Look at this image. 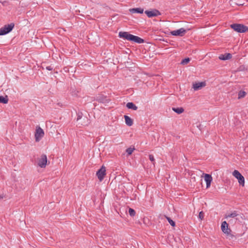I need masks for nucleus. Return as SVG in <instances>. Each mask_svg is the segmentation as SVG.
<instances>
[{"instance_id": "bb28decb", "label": "nucleus", "mask_w": 248, "mask_h": 248, "mask_svg": "<svg viewBox=\"0 0 248 248\" xmlns=\"http://www.w3.org/2000/svg\"><path fill=\"white\" fill-rule=\"evenodd\" d=\"M166 218L168 220L169 223L171 226L174 227L175 225V223L174 221H173L170 217H166Z\"/></svg>"}, {"instance_id": "b1692460", "label": "nucleus", "mask_w": 248, "mask_h": 248, "mask_svg": "<svg viewBox=\"0 0 248 248\" xmlns=\"http://www.w3.org/2000/svg\"><path fill=\"white\" fill-rule=\"evenodd\" d=\"M231 232H227L225 234H227V236H228L229 239L232 240L234 238H235V237L234 235L231 233Z\"/></svg>"}, {"instance_id": "7ed1b4c3", "label": "nucleus", "mask_w": 248, "mask_h": 248, "mask_svg": "<svg viewBox=\"0 0 248 248\" xmlns=\"http://www.w3.org/2000/svg\"><path fill=\"white\" fill-rule=\"evenodd\" d=\"M14 27L15 24L14 23L5 25L0 29V35H4L9 33L12 31Z\"/></svg>"}, {"instance_id": "6ab92c4d", "label": "nucleus", "mask_w": 248, "mask_h": 248, "mask_svg": "<svg viewBox=\"0 0 248 248\" xmlns=\"http://www.w3.org/2000/svg\"><path fill=\"white\" fill-rule=\"evenodd\" d=\"M126 107L129 109L136 110L138 107L132 102H128L126 104Z\"/></svg>"}, {"instance_id": "393cba45", "label": "nucleus", "mask_w": 248, "mask_h": 248, "mask_svg": "<svg viewBox=\"0 0 248 248\" xmlns=\"http://www.w3.org/2000/svg\"><path fill=\"white\" fill-rule=\"evenodd\" d=\"M190 60L189 58H185L181 61V64L183 65L186 64L189 62Z\"/></svg>"}, {"instance_id": "c85d7f7f", "label": "nucleus", "mask_w": 248, "mask_h": 248, "mask_svg": "<svg viewBox=\"0 0 248 248\" xmlns=\"http://www.w3.org/2000/svg\"><path fill=\"white\" fill-rule=\"evenodd\" d=\"M199 217L202 220L204 218V213L202 211H201L199 213Z\"/></svg>"}, {"instance_id": "412c9836", "label": "nucleus", "mask_w": 248, "mask_h": 248, "mask_svg": "<svg viewBox=\"0 0 248 248\" xmlns=\"http://www.w3.org/2000/svg\"><path fill=\"white\" fill-rule=\"evenodd\" d=\"M8 102V96L6 95L5 97L0 96V103L7 104Z\"/></svg>"}, {"instance_id": "dca6fc26", "label": "nucleus", "mask_w": 248, "mask_h": 248, "mask_svg": "<svg viewBox=\"0 0 248 248\" xmlns=\"http://www.w3.org/2000/svg\"><path fill=\"white\" fill-rule=\"evenodd\" d=\"M232 55L230 53H226L224 55H221L219 57V59L222 60H229L232 58Z\"/></svg>"}, {"instance_id": "f03ea898", "label": "nucleus", "mask_w": 248, "mask_h": 248, "mask_svg": "<svg viewBox=\"0 0 248 248\" xmlns=\"http://www.w3.org/2000/svg\"><path fill=\"white\" fill-rule=\"evenodd\" d=\"M230 27L234 31L239 33H244L248 31V27L243 24H232Z\"/></svg>"}, {"instance_id": "c756f323", "label": "nucleus", "mask_w": 248, "mask_h": 248, "mask_svg": "<svg viewBox=\"0 0 248 248\" xmlns=\"http://www.w3.org/2000/svg\"><path fill=\"white\" fill-rule=\"evenodd\" d=\"M81 114H82L81 113ZM83 117H82V115H80L79 113L78 114V118H77V121H79L80 120H81L83 119Z\"/></svg>"}, {"instance_id": "ddd939ff", "label": "nucleus", "mask_w": 248, "mask_h": 248, "mask_svg": "<svg viewBox=\"0 0 248 248\" xmlns=\"http://www.w3.org/2000/svg\"><path fill=\"white\" fill-rule=\"evenodd\" d=\"M96 100L98 102L102 103H105L108 102L107 97L105 95L102 94H100L97 96L96 97Z\"/></svg>"}, {"instance_id": "473e14b6", "label": "nucleus", "mask_w": 248, "mask_h": 248, "mask_svg": "<svg viewBox=\"0 0 248 248\" xmlns=\"http://www.w3.org/2000/svg\"><path fill=\"white\" fill-rule=\"evenodd\" d=\"M4 197V196L3 195H0V199H3Z\"/></svg>"}, {"instance_id": "cd10ccee", "label": "nucleus", "mask_w": 248, "mask_h": 248, "mask_svg": "<svg viewBox=\"0 0 248 248\" xmlns=\"http://www.w3.org/2000/svg\"><path fill=\"white\" fill-rule=\"evenodd\" d=\"M149 157L150 160L154 164L155 159L154 155H150Z\"/></svg>"}, {"instance_id": "6e6552de", "label": "nucleus", "mask_w": 248, "mask_h": 248, "mask_svg": "<svg viewBox=\"0 0 248 248\" xmlns=\"http://www.w3.org/2000/svg\"><path fill=\"white\" fill-rule=\"evenodd\" d=\"M145 13L146 14L148 17L157 16L161 15L160 12L156 9H154L152 11L146 10L145 11Z\"/></svg>"}, {"instance_id": "aec40b11", "label": "nucleus", "mask_w": 248, "mask_h": 248, "mask_svg": "<svg viewBox=\"0 0 248 248\" xmlns=\"http://www.w3.org/2000/svg\"><path fill=\"white\" fill-rule=\"evenodd\" d=\"M172 109L177 114H181L184 111V109L182 107L172 108Z\"/></svg>"}, {"instance_id": "39448f33", "label": "nucleus", "mask_w": 248, "mask_h": 248, "mask_svg": "<svg viewBox=\"0 0 248 248\" xmlns=\"http://www.w3.org/2000/svg\"><path fill=\"white\" fill-rule=\"evenodd\" d=\"M106 175V168L102 166L101 168L96 172V176L100 181H102L105 176Z\"/></svg>"}, {"instance_id": "a878e982", "label": "nucleus", "mask_w": 248, "mask_h": 248, "mask_svg": "<svg viewBox=\"0 0 248 248\" xmlns=\"http://www.w3.org/2000/svg\"><path fill=\"white\" fill-rule=\"evenodd\" d=\"M246 94V93L245 91H240L238 93V98L240 99V98L245 97Z\"/></svg>"}, {"instance_id": "f3484780", "label": "nucleus", "mask_w": 248, "mask_h": 248, "mask_svg": "<svg viewBox=\"0 0 248 248\" xmlns=\"http://www.w3.org/2000/svg\"><path fill=\"white\" fill-rule=\"evenodd\" d=\"M81 120V122L79 123V124H80L82 125L86 126L90 123V120L86 117H84Z\"/></svg>"}, {"instance_id": "2eb2a0df", "label": "nucleus", "mask_w": 248, "mask_h": 248, "mask_svg": "<svg viewBox=\"0 0 248 248\" xmlns=\"http://www.w3.org/2000/svg\"><path fill=\"white\" fill-rule=\"evenodd\" d=\"M129 11L131 13L142 14L143 13L144 10L141 8H136L130 9Z\"/></svg>"}, {"instance_id": "9b49d317", "label": "nucleus", "mask_w": 248, "mask_h": 248, "mask_svg": "<svg viewBox=\"0 0 248 248\" xmlns=\"http://www.w3.org/2000/svg\"><path fill=\"white\" fill-rule=\"evenodd\" d=\"M206 85V84L204 82H198L193 83V88L195 91L199 90L202 89V87H204Z\"/></svg>"}, {"instance_id": "0eeeda50", "label": "nucleus", "mask_w": 248, "mask_h": 248, "mask_svg": "<svg viewBox=\"0 0 248 248\" xmlns=\"http://www.w3.org/2000/svg\"><path fill=\"white\" fill-rule=\"evenodd\" d=\"M47 163V157L46 155H42L38 160V165L42 168H45Z\"/></svg>"}, {"instance_id": "a211bd4d", "label": "nucleus", "mask_w": 248, "mask_h": 248, "mask_svg": "<svg viewBox=\"0 0 248 248\" xmlns=\"http://www.w3.org/2000/svg\"><path fill=\"white\" fill-rule=\"evenodd\" d=\"M239 215L237 214V212L236 211H234L231 213H229L225 215V217L226 218H228L229 217H237Z\"/></svg>"}, {"instance_id": "2f4dec72", "label": "nucleus", "mask_w": 248, "mask_h": 248, "mask_svg": "<svg viewBox=\"0 0 248 248\" xmlns=\"http://www.w3.org/2000/svg\"><path fill=\"white\" fill-rule=\"evenodd\" d=\"M236 4L240 6V5H243L244 3H243L242 2H238V3H237Z\"/></svg>"}, {"instance_id": "4468645a", "label": "nucleus", "mask_w": 248, "mask_h": 248, "mask_svg": "<svg viewBox=\"0 0 248 248\" xmlns=\"http://www.w3.org/2000/svg\"><path fill=\"white\" fill-rule=\"evenodd\" d=\"M124 118L125 120V124L129 126H132L133 124V120L128 116L124 115Z\"/></svg>"}, {"instance_id": "f257e3e1", "label": "nucleus", "mask_w": 248, "mask_h": 248, "mask_svg": "<svg viewBox=\"0 0 248 248\" xmlns=\"http://www.w3.org/2000/svg\"><path fill=\"white\" fill-rule=\"evenodd\" d=\"M119 37L121 38H123L128 41H132L138 44H142L144 42V40L133 34H130L128 32L126 31H120L119 33Z\"/></svg>"}, {"instance_id": "20e7f679", "label": "nucleus", "mask_w": 248, "mask_h": 248, "mask_svg": "<svg viewBox=\"0 0 248 248\" xmlns=\"http://www.w3.org/2000/svg\"><path fill=\"white\" fill-rule=\"evenodd\" d=\"M45 135L44 131L39 126H37L35 132V139L36 142L39 141Z\"/></svg>"}, {"instance_id": "423d86ee", "label": "nucleus", "mask_w": 248, "mask_h": 248, "mask_svg": "<svg viewBox=\"0 0 248 248\" xmlns=\"http://www.w3.org/2000/svg\"><path fill=\"white\" fill-rule=\"evenodd\" d=\"M233 175L238 179L240 185H244L245 183V179L243 176L237 170L233 171Z\"/></svg>"}, {"instance_id": "4be33fe9", "label": "nucleus", "mask_w": 248, "mask_h": 248, "mask_svg": "<svg viewBox=\"0 0 248 248\" xmlns=\"http://www.w3.org/2000/svg\"><path fill=\"white\" fill-rule=\"evenodd\" d=\"M135 150V148L129 147L126 150V152L128 155H130L132 154L133 151Z\"/></svg>"}, {"instance_id": "9d476101", "label": "nucleus", "mask_w": 248, "mask_h": 248, "mask_svg": "<svg viewBox=\"0 0 248 248\" xmlns=\"http://www.w3.org/2000/svg\"><path fill=\"white\" fill-rule=\"evenodd\" d=\"M221 228L222 231L225 233L227 232H232V230L228 228V224L226 221L222 222Z\"/></svg>"}, {"instance_id": "5701e85b", "label": "nucleus", "mask_w": 248, "mask_h": 248, "mask_svg": "<svg viewBox=\"0 0 248 248\" xmlns=\"http://www.w3.org/2000/svg\"><path fill=\"white\" fill-rule=\"evenodd\" d=\"M128 213L131 217H134L135 216L136 214L135 211L133 209H132L131 208H129Z\"/></svg>"}, {"instance_id": "7c9ffc66", "label": "nucleus", "mask_w": 248, "mask_h": 248, "mask_svg": "<svg viewBox=\"0 0 248 248\" xmlns=\"http://www.w3.org/2000/svg\"><path fill=\"white\" fill-rule=\"evenodd\" d=\"M46 69L48 71H51L53 69V67L51 66H48L46 67Z\"/></svg>"}, {"instance_id": "f8f14e48", "label": "nucleus", "mask_w": 248, "mask_h": 248, "mask_svg": "<svg viewBox=\"0 0 248 248\" xmlns=\"http://www.w3.org/2000/svg\"><path fill=\"white\" fill-rule=\"evenodd\" d=\"M204 180L206 183V187L208 188L210 187L211 181H212V177L211 175L209 174H205Z\"/></svg>"}, {"instance_id": "1a4fd4ad", "label": "nucleus", "mask_w": 248, "mask_h": 248, "mask_svg": "<svg viewBox=\"0 0 248 248\" xmlns=\"http://www.w3.org/2000/svg\"><path fill=\"white\" fill-rule=\"evenodd\" d=\"M186 33V30L183 28H180L178 30L171 31L170 33L173 36H183Z\"/></svg>"}]
</instances>
